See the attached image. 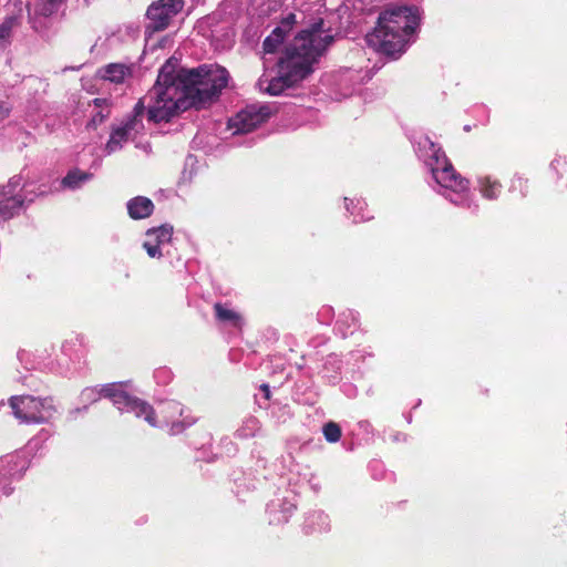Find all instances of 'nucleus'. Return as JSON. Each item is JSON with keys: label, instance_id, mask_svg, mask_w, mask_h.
Listing matches in <instances>:
<instances>
[{"label": "nucleus", "instance_id": "nucleus-1", "mask_svg": "<svg viewBox=\"0 0 567 567\" xmlns=\"http://www.w3.org/2000/svg\"><path fill=\"white\" fill-rule=\"evenodd\" d=\"M420 17L414 7L394 6L380 12L377 25L367 41L378 52L398 59L406 49L419 27Z\"/></svg>", "mask_w": 567, "mask_h": 567}, {"label": "nucleus", "instance_id": "nucleus-2", "mask_svg": "<svg viewBox=\"0 0 567 567\" xmlns=\"http://www.w3.org/2000/svg\"><path fill=\"white\" fill-rule=\"evenodd\" d=\"M177 60L168 59L161 68L157 80L146 93L147 118L154 123L169 122L189 110L185 95L177 85Z\"/></svg>", "mask_w": 567, "mask_h": 567}, {"label": "nucleus", "instance_id": "nucleus-3", "mask_svg": "<svg viewBox=\"0 0 567 567\" xmlns=\"http://www.w3.org/2000/svg\"><path fill=\"white\" fill-rule=\"evenodd\" d=\"M324 21L318 19L309 28L301 30L286 48L280 58L284 66L293 69L306 79L313 72V64L326 53L333 43L334 37L324 34Z\"/></svg>", "mask_w": 567, "mask_h": 567}, {"label": "nucleus", "instance_id": "nucleus-4", "mask_svg": "<svg viewBox=\"0 0 567 567\" xmlns=\"http://www.w3.org/2000/svg\"><path fill=\"white\" fill-rule=\"evenodd\" d=\"M177 85H179L185 102L189 109H203L217 97L228 84V72L224 68L200 65L192 70H176Z\"/></svg>", "mask_w": 567, "mask_h": 567}, {"label": "nucleus", "instance_id": "nucleus-5", "mask_svg": "<svg viewBox=\"0 0 567 567\" xmlns=\"http://www.w3.org/2000/svg\"><path fill=\"white\" fill-rule=\"evenodd\" d=\"M13 415L27 424L48 423L56 413L53 399L33 395H13L9 399Z\"/></svg>", "mask_w": 567, "mask_h": 567}, {"label": "nucleus", "instance_id": "nucleus-6", "mask_svg": "<svg viewBox=\"0 0 567 567\" xmlns=\"http://www.w3.org/2000/svg\"><path fill=\"white\" fill-rule=\"evenodd\" d=\"M100 395L109 398L118 406L133 412L137 417H143L151 426H156V413L151 404L130 395L121 384L110 383L101 388Z\"/></svg>", "mask_w": 567, "mask_h": 567}, {"label": "nucleus", "instance_id": "nucleus-7", "mask_svg": "<svg viewBox=\"0 0 567 567\" xmlns=\"http://www.w3.org/2000/svg\"><path fill=\"white\" fill-rule=\"evenodd\" d=\"M184 7V0H158L153 2L146 11L151 23L147 29L159 32L168 28L171 20L177 16Z\"/></svg>", "mask_w": 567, "mask_h": 567}, {"label": "nucleus", "instance_id": "nucleus-8", "mask_svg": "<svg viewBox=\"0 0 567 567\" xmlns=\"http://www.w3.org/2000/svg\"><path fill=\"white\" fill-rule=\"evenodd\" d=\"M435 166H432V174L435 181L445 188L454 192H464L468 188V181L463 178L447 162L444 153L440 150L435 151Z\"/></svg>", "mask_w": 567, "mask_h": 567}, {"label": "nucleus", "instance_id": "nucleus-9", "mask_svg": "<svg viewBox=\"0 0 567 567\" xmlns=\"http://www.w3.org/2000/svg\"><path fill=\"white\" fill-rule=\"evenodd\" d=\"M271 112L267 105H250L241 110L230 120V126L236 128L237 133H249L257 126L266 122Z\"/></svg>", "mask_w": 567, "mask_h": 567}, {"label": "nucleus", "instance_id": "nucleus-10", "mask_svg": "<svg viewBox=\"0 0 567 567\" xmlns=\"http://www.w3.org/2000/svg\"><path fill=\"white\" fill-rule=\"evenodd\" d=\"M19 187L18 181H9L7 185L0 187V219L8 220L23 205V199L16 195Z\"/></svg>", "mask_w": 567, "mask_h": 567}, {"label": "nucleus", "instance_id": "nucleus-11", "mask_svg": "<svg viewBox=\"0 0 567 567\" xmlns=\"http://www.w3.org/2000/svg\"><path fill=\"white\" fill-rule=\"evenodd\" d=\"M278 66L280 70V75L271 79L268 86L266 87V92L270 95H279L286 89L292 87L305 80L302 74L298 73V71L284 66V63H281L280 59L278 61Z\"/></svg>", "mask_w": 567, "mask_h": 567}, {"label": "nucleus", "instance_id": "nucleus-12", "mask_svg": "<svg viewBox=\"0 0 567 567\" xmlns=\"http://www.w3.org/2000/svg\"><path fill=\"white\" fill-rule=\"evenodd\" d=\"M141 128L135 126L134 124L125 121L122 125L113 127L110 138L106 143V150L109 152H115L120 150L123 143L133 138V136L138 133Z\"/></svg>", "mask_w": 567, "mask_h": 567}, {"label": "nucleus", "instance_id": "nucleus-13", "mask_svg": "<svg viewBox=\"0 0 567 567\" xmlns=\"http://www.w3.org/2000/svg\"><path fill=\"white\" fill-rule=\"evenodd\" d=\"M154 210L153 202L144 196H136L128 200L127 213L132 219L150 217Z\"/></svg>", "mask_w": 567, "mask_h": 567}, {"label": "nucleus", "instance_id": "nucleus-14", "mask_svg": "<svg viewBox=\"0 0 567 567\" xmlns=\"http://www.w3.org/2000/svg\"><path fill=\"white\" fill-rule=\"evenodd\" d=\"M100 74L104 80L120 84L131 75V69L123 63H110L100 70Z\"/></svg>", "mask_w": 567, "mask_h": 567}, {"label": "nucleus", "instance_id": "nucleus-15", "mask_svg": "<svg viewBox=\"0 0 567 567\" xmlns=\"http://www.w3.org/2000/svg\"><path fill=\"white\" fill-rule=\"evenodd\" d=\"M214 312L217 321L221 323H229L234 328H241V315L233 309L227 308L226 305L221 302H216L214 305Z\"/></svg>", "mask_w": 567, "mask_h": 567}, {"label": "nucleus", "instance_id": "nucleus-16", "mask_svg": "<svg viewBox=\"0 0 567 567\" xmlns=\"http://www.w3.org/2000/svg\"><path fill=\"white\" fill-rule=\"evenodd\" d=\"M478 185L481 194L487 199L497 198L502 190V184L489 176L480 177Z\"/></svg>", "mask_w": 567, "mask_h": 567}, {"label": "nucleus", "instance_id": "nucleus-17", "mask_svg": "<svg viewBox=\"0 0 567 567\" xmlns=\"http://www.w3.org/2000/svg\"><path fill=\"white\" fill-rule=\"evenodd\" d=\"M17 16H8L0 23V47L6 48L11 43L12 30L19 25Z\"/></svg>", "mask_w": 567, "mask_h": 567}, {"label": "nucleus", "instance_id": "nucleus-18", "mask_svg": "<svg viewBox=\"0 0 567 567\" xmlns=\"http://www.w3.org/2000/svg\"><path fill=\"white\" fill-rule=\"evenodd\" d=\"M286 38V30L284 28H275L272 32L264 40L262 49L265 53H275Z\"/></svg>", "mask_w": 567, "mask_h": 567}, {"label": "nucleus", "instance_id": "nucleus-19", "mask_svg": "<svg viewBox=\"0 0 567 567\" xmlns=\"http://www.w3.org/2000/svg\"><path fill=\"white\" fill-rule=\"evenodd\" d=\"M91 173L83 172L79 168H74L68 172V174L62 179V185L68 188H78L80 185L92 178Z\"/></svg>", "mask_w": 567, "mask_h": 567}, {"label": "nucleus", "instance_id": "nucleus-20", "mask_svg": "<svg viewBox=\"0 0 567 567\" xmlns=\"http://www.w3.org/2000/svg\"><path fill=\"white\" fill-rule=\"evenodd\" d=\"M146 236L159 245L169 243L173 236V226L165 224L157 228H151L146 231Z\"/></svg>", "mask_w": 567, "mask_h": 567}, {"label": "nucleus", "instance_id": "nucleus-21", "mask_svg": "<svg viewBox=\"0 0 567 567\" xmlns=\"http://www.w3.org/2000/svg\"><path fill=\"white\" fill-rule=\"evenodd\" d=\"M147 110L146 94L141 97L133 109V114L126 120L138 128H143L142 117Z\"/></svg>", "mask_w": 567, "mask_h": 567}, {"label": "nucleus", "instance_id": "nucleus-22", "mask_svg": "<svg viewBox=\"0 0 567 567\" xmlns=\"http://www.w3.org/2000/svg\"><path fill=\"white\" fill-rule=\"evenodd\" d=\"M322 433H323L324 439L329 443H337L341 439V434H342L340 425L332 421H330L323 425Z\"/></svg>", "mask_w": 567, "mask_h": 567}, {"label": "nucleus", "instance_id": "nucleus-23", "mask_svg": "<svg viewBox=\"0 0 567 567\" xmlns=\"http://www.w3.org/2000/svg\"><path fill=\"white\" fill-rule=\"evenodd\" d=\"M143 247L145 248L147 255L151 258H159L162 256L161 245L153 240L152 238H150V240H146L143 244Z\"/></svg>", "mask_w": 567, "mask_h": 567}, {"label": "nucleus", "instance_id": "nucleus-24", "mask_svg": "<svg viewBox=\"0 0 567 567\" xmlns=\"http://www.w3.org/2000/svg\"><path fill=\"white\" fill-rule=\"evenodd\" d=\"M296 22V14L291 12L280 21V25H278L277 28H284L286 30L287 35Z\"/></svg>", "mask_w": 567, "mask_h": 567}, {"label": "nucleus", "instance_id": "nucleus-25", "mask_svg": "<svg viewBox=\"0 0 567 567\" xmlns=\"http://www.w3.org/2000/svg\"><path fill=\"white\" fill-rule=\"evenodd\" d=\"M109 116V112L104 114L102 111L96 112L91 121L87 123V127L95 130L104 120Z\"/></svg>", "mask_w": 567, "mask_h": 567}, {"label": "nucleus", "instance_id": "nucleus-26", "mask_svg": "<svg viewBox=\"0 0 567 567\" xmlns=\"http://www.w3.org/2000/svg\"><path fill=\"white\" fill-rule=\"evenodd\" d=\"M9 116V109L0 101V122Z\"/></svg>", "mask_w": 567, "mask_h": 567}, {"label": "nucleus", "instance_id": "nucleus-27", "mask_svg": "<svg viewBox=\"0 0 567 567\" xmlns=\"http://www.w3.org/2000/svg\"><path fill=\"white\" fill-rule=\"evenodd\" d=\"M260 390L264 392L266 399L270 398V389H269L268 384H266V383L261 384Z\"/></svg>", "mask_w": 567, "mask_h": 567}, {"label": "nucleus", "instance_id": "nucleus-28", "mask_svg": "<svg viewBox=\"0 0 567 567\" xmlns=\"http://www.w3.org/2000/svg\"><path fill=\"white\" fill-rule=\"evenodd\" d=\"M94 105L97 106V107H101L102 104H104L106 101L103 100V99H94Z\"/></svg>", "mask_w": 567, "mask_h": 567}, {"label": "nucleus", "instance_id": "nucleus-29", "mask_svg": "<svg viewBox=\"0 0 567 567\" xmlns=\"http://www.w3.org/2000/svg\"><path fill=\"white\" fill-rule=\"evenodd\" d=\"M63 0H49L50 3H59V2H62Z\"/></svg>", "mask_w": 567, "mask_h": 567}, {"label": "nucleus", "instance_id": "nucleus-30", "mask_svg": "<svg viewBox=\"0 0 567 567\" xmlns=\"http://www.w3.org/2000/svg\"><path fill=\"white\" fill-rule=\"evenodd\" d=\"M89 392H93V390L86 389V390L83 392V394L89 393Z\"/></svg>", "mask_w": 567, "mask_h": 567}]
</instances>
